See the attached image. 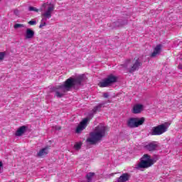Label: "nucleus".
Wrapping results in <instances>:
<instances>
[{
    "label": "nucleus",
    "mask_w": 182,
    "mask_h": 182,
    "mask_svg": "<svg viewBox=\"0 0 182 182\" xmlns=\"http://www.w3.org/2000/svg\"><path fill=\"white\" fill-rule=\"evenodd\" d=\"M14 29H19L21 28H25V26L23 24H21V23H16L14 26Z\"/></svg>",
    "instance_id": "21"
},
{
    "label": "nucleus",
    "mask_w": 182,
    "mask_h": 182,
    "mask_svg": "<svg viewBox=\"0 0 182 182\" xmlns=\"http://www.w3.org/2000/svg\"><path fill=\"white\" fill-rule=\"evenodd\" d=\"M159 157L154 156L152 157L149 154H144L141 158V161L138 164L139 168H149L151 167L153 164L157 162Z\"/></svg>",
    "instance_id": "4"
},
{
    "label": "nucleus",
    "mask_w": 182,
    "mask_h": 182,
    "mask_svg": "<svg viewBox=\"0 0 182 182\" xmlns=\"http://www.w3.org/2000/svg\"><path fill=\"white\" fill-rule=\"evenodd\" d=\"M48 153H49V148L46 147V148L41 149L38 152L37 156H38V157L43 158L48 155Z\"/></svg>",
    "instance_id": "15"
},
{
    "label": "nucleus",
    "mask_w": 182,
    "mask_h": 182,
    "mask_svg": "<svg viewBox=\"0 0 182 182\" xmlns=\"http://www.w3.org/2000/svg\"><path fill=\"white\" fill-rule=\"evenodd\" d=\"M26 132V127L25 126H22L20 128H18L16 132V136H22L23 133Z\"/></svg>",
    "instance_id": "17"
},
{
    "label": "nucleus",
    "mask_w": 182,
    "mask_h": 182,
    "mask_svg": "<svg viewBox=\"0 0 182 182\" xmlns=\"http://www.w3.org/2000/svg\"><path fill=\"white\" fill-rule=\"evenodd\" d=\"M53 11H55V4L47 1L43 3L41 6V18L39 28L42 29L43 26H46V22L48 19L52 18L53 15Z\"/></svg>",
    "instance_id": "3"
},
{
    "label": "nucleus",
    "mask_w": 182,
    "mask_h": 182,
    "mask_svg": "<svg viewBox=\"0 0 182 182\" xmlns=\"http://www.w3.org/2000/svg\"><path fill=\"white\" fill-rule=\"evenodd\" d=\"M104 97L105 98L109 97V94L107 92L104 93Z\"/></svg>",
    "instance_id": "26"
},
{
    "label": "nucleus",
    "mask_w": 182,
    "mask_h": 182,
    "mask_svg": "<svg viewBox=\"0 0 182 182\" xmlns=\"http://www.w3.org/2000/svg\"><path fill=\"white\" fill-rule=\"evenodd\" d=\"M4 164L0 161V173H2V170L1 168H2Z\"/></svg>",
    "instance_id": "25"
},
{
    "label": "nucleus",
    "mask_w": 182,
    "mask_h": 182,
    "mask_svg": "<svg viewBox=\"0 0 182 182\" xmlns=\"http://www.w3.org/2000/svg\"><path fill=\"white\" fill-rule=\"evenodd\" d=\"M145 149L149 150V151H154L159 149V143L157 142H151L145 146Z\"/></svg>",
    "instance_id": "14"
},
{
    "label": "nucleus",
    "mask_w": 182,
    "mask_h": 182,
    "mask_svg": "<svg viewBox=\"0 0 182 182\" xmlns=\"http://www.w3.org/2000/svg\"><path fill=\"white\" fill-rule=\"evenodd\" d=\"M106 132H107V127H106L105 124H100L95 127L94 131L90 134L86 142L88 144H96V143H99V141L106 136Z\"/></svg>",
    "instance_id": "2"
},
{
    "label": "nucleus",
    "mask_w": 182,
    "mask_h": 182,
    "mask_svg": "<svg viewBox=\"0 0 182 182\" xmlns=\"http://www.w3.org/2000/svg\"><path fill=\"white\" fill-rule=\"evenodd\" d=\"M28 11H30L31 12H39L41 11V9H39L36 7L30 6L28 8Z\"/></svg>",
    "instance_id": "19"
},
{
    "label": "nucleus",
    "mask_w": 182,
    "mask_h": 182,
    "mask_svg": "<svg viewBox=\"0 0 182 182\" xmlns=\"http://www.w3.org/2000/svg\"><path fill=\"white\" fill-rule=\"evenodd\" d=\"M102 106H103L102 104H100V105H97V106L93 109L94 113H96V112H97V110H100V109H102Z\"/></svg>",
    "instance_id": "22"
},
{
    "label": "nucleus",
    "mask_w": 182,
    "mask_h": 182,
    "mask_svg": "<svg viewBox=\"0 0 182 182\" xmlns=\"http://www.w3.org/2000/svg\"><path fill=\"white\" fill-rule=\"evenodd\" d=\"M139 66H140V60L139 58L134 59V60H128L125 63V68L129 70V72H130V73H133V72H135V70H137Z\"/></svg>",
    "instance_id": "7"
},
{
    "label": "nucleus",
    "mask_w": 182,
    "mask_h": 182,
    "mask_svg": "<svg viewBox=\"0 0 182 182\" xmlns=\"http://www.w3.org/2000/svg\"><path fill=\"white\" fill-rule=\"evenodd\" d=\"M130 178V175L129 173H123L119 178H118V182H126Z\"/></svg>",
    "instance_id": "16"
},
{
    "label": "nucleus",
    "mask_w": 182,
    "mask_h": 182,
    "mask_svg": "<svg viewBox=\"0 0 182 182\" xmlns=\"http://www.w3.org/2000/svg\"><path fill=\"white\" fill-rule=\"evenodd\" d=\"M146 119L144 117L137 118V117H131L127 121V124L128 127L131 129H134L136 127H139V126H141Z\"/></svg>",
    "instance_id": "6"
},
{
    "label": "nucleus",
    "mask_w": 182,
    "mask_h": 182,
    "mask_svg": "<svg viewBox=\"0 0 182 182\" xmlns=\"http://www.w3.org/2000/svg\"><path fill=\"white\" fill-rule=\"evenodd\" d=\"M56 130H60V127H55Z\"/></svg>",
    "instance_id": "28"
},
{
    "label": "nucleus",
    "mask_w": 182,
    "mask_h": 182,
    "mask_svg": "<svg viewBox=\"0 0 182 182\" xmlns=\"http://www.w3.org/2000/svg\"><path fill=\"white\" fill-rule=\"evenodd\" d=\"M82 147V142H77L74 145V149L75 150H80V149Z\"/></svg>",
    "instance_id": "20"
},
{
    "label": "nucleus",
    "mask_w": 182,
    "mask_h": 182,
    "mask_svg": "<svg viewBox=\"0 0 182 182\" xmlns=\"http://www.w3.org/2000/svg\"><path fill=\"white\" fill-rule=\"evenodd\" d=\"M127 23V22L126 21H123L122 20H118L112 23H109L107 24V26H109V28H111V29H114V28H120V26H123Z\"/></svg>",
    "instance_id": "10"
},
{
    "label": "nucleus",
    "mask_w": 182,
    "mask_h": 182,
    "mask_svg": "<svg viewBox=\"0 0 182 182\" xmlns=\"http://www.w3.org/2000/svg\"><path fill=\"white\" fill-rule=\"evenodd\" d=\"M142 110H144V105L141 104H135L132 108V113L139 114V113H141Z\"/></svg>",
    "instance_id": "13"
},
{
    "label": "nucleus",
    "mask_w": 182,
    "mask_h": 182,
    "mask_svg": "<svg viewBox=\"0 0 182 182\" xmlns=\"http://www.w3.org/2000/svg\"><path fill=\"white\" fill-rule=\"evenodd\" d=\"M116 82H117V77L113 75H109L107 78L100 82L98 86H100V87H107V86H110L112 83H114Z\"/></svg>",
    "instance_id": "8"
},
{
    "label": "nucleus",
    "mask_w": 182,
    "mask_h": 182,
    "mask_svg": "<svg viewBox=\"0 0 182 182\" xmlns=\"http://www.w3.org/2000/svg\"><path fill=\"white\" fill-rule=\"evenodd\" d=\"M178 68L182 70V63L178 65Z\"/></svg>",
    "instance_id": "27"
},
{
    "label": "nucleus",
    "mask_w": 182,
    "mask_h": 182,
    "mask_svg": "<svg viewBox=\"0 0 182 182\" xmlns=\"http://www.w3.org/2000/svg\"><path fill=\"white\" fill-rule=\"evenodd\" d=\"M36 23H38V22L35 19H32L30 21H28V25L33 26V25H36Z\"/></svg>",
    "instance_id": "24"
},
{
    "label": "nucleus",
    "mask_w": 182,
    "mask_h": 182,
    "mask_svg": "<svg viewBox=\"0 0 182 182\" xmlns=\"http://www.w3.org/2000/svg\"><path fill=\"white\" fill-rule=\"evenodd\" d=\"M89 120L90 119L88 117L82 119V121H81L78 124V126L77 127L75 133H77V134L82 133V132H83V130H85L86 127H87V123H89Z\"/></svg>",
    "instance_id": "9"
},
{
    "label": "nucleus",
    "mask_w": 182,
    "mask_h": 182,
    "mask_svg": "<svg viewBox=\"0 0 182 182\" xmlns=\"http://www.w3.org/2000/svg\"><path fill=\"white\" fill-rule=\"evenodd\" d=\"M93 177H95V173H89L86 176L88 182H92V178H93Z\"/></svg>",
    "instance_id": "18"
},
{
    "label": "nucleus",
    "mask_w": 182,
    "mask_h": 182,
    "mask_svg": "<svg viewBox=\"0 0 182 182\" xmlns=\"http://www.w3.org/2000/svg\"><path fill=\"white\" fill-rule=\"evenodd\" d=\"M5 55H6L5 52H0V62H2V60H4Z\"/></svg>",
    "instance_id": "23"
},
{
    "label": "nucleus",
    "mask_w": 182,
    "mask_h": 182,
    "mask_svg": "<svg viewBox=\"0 0 182 182\" xmlns=\"http://www.w3.org/2000/svg\"><path fill=\"white\" fill-rule=\"evenodd\" d=\"M170 127V123L165 122L162 124L158 125L152 128L151 135L152 136H161L163 133H166Z\"/></svg>",
    "instance_id": "5"
},
{
    "label": "nucleus",
    "mask_w": 182,
    "mask_h": 182,
    "mask_svg": "<svg viewBox=\"0 0 182 182\" xmlns=\"http://www.w3.org/2000/svg\"><path fill=\"white\" fill-rule=\"evenodd\" d=\"M161 49H163V45L158 44L154 48L153 53L151 54V58H157L161 53Z\"/></svg>",
    "instance_id": "11"
},
{
    "label": "nucleus",
    "mask_w": 182,
    "mask_h": 182,
    "mask_svg": "<svg viewBox=\"0 0 182 182\" xmlns=\"http://www.w3.org/2000/svg\"><path fill=\"white\" fill-rule=\"evenodd\" d=\"M34 36H35V31L31 28H26L24 33V39H26V41L29 39H33Z\"/></svg>",
    "instance_id": "12"
},
{
    "label": "nucleus",
    "mask_w": 182,
    "mask_h": 182,
    "mask_svg": "<svg viewBox=\"0 0 182 182\" xmlns=\"http://www.w3.org/2000/svg\"><path fill=\"white\" fill-rule=\"evenodd\" d=\"M86 76L81 75L76 78H68L64 85L55 86L53 88V92H55L56 97H63L65 93L68 90H70L71 87H73L75 85H80L82 82H86Z\"/></svg>",
    "instance_id": "1"
}]
</instances>
